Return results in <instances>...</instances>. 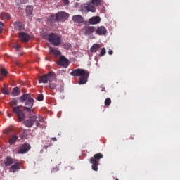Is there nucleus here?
<instances>
[{
	"mask_svg": "<svg viewBox=\"0 0 180 180\" xmlns=\"http://www.w3.org/2000/svg\"><path fill=\"white\" fill-rule=\"evenodd\" d=\"M70 75H72V77H79L78 82L79 85H85L89 78V71L78 68L72 70L70 72Z\"/></svg>",
	"mask_w": 180,
	"mask_h": 180,
	"instance_id": "obj_1",
	"label": "nucleus"
},
{
	"mask_svg": "<svg viewBox=\"0 0 180 180\" xmlns=\"http://www.w3.org/2000/svg\"><path fill=\"white\" fill-rule=\"evenodd\" d=\"M20 102L21 103H23L25 102V106H24V111L27 112L28 113H30V112L33 111V105L34 103V99L32 98L30 96V94H25L22 95L20 97Z\"/></svg>",
	"mask_w": 180,
	"mask_h": 180,
	"instance_id": "obj_2",
	"label": "nucleus"
},
{
	"mask_svg": "<svg viewBox=\"0 0 180 180\" xmlns=\"http://www.w3.org/2000/svg\"><path fill=\"white\" fill-rule=\"evenodd\" d=\"M103 158V155L102 153L94 154L93 157L90 158V163L91 165V169L93 171L97 172L99 167V160Z\"/></svg>",
	"mask_w": 180,
	"mask_h": 180,
	"instance_id": "obj_3",
	"label": "nucleus"
},
{
	"mask_svg": "<svg viewBox=\"0 0 180 180\" xmlns=\"http://www.w3.org/2000/svg\"><path fill=\"white\" fill-rule=\"evenodd\" d=\"M48 40L53 46H60L61 44V37L56 33L49 34Z\"/></svg>",
	"mask_w": 180,
	"mask_h": 180,
	"instance_id": "obj_4",
	"label": "nucleus"
},
{
	"mask_svg": "<svg viewBox=\"0 0 180 180\" xmlns=\"http://www.w3.org/2000/svg\"><path fill=\"white\" fill-rule=\"evenodd\" d=\"M54 78H56V73H54V72H50L44 76H41L39 78V84H47L49 81L51 82V81H53Z\"/></svg>",
	"mask_w": 180,
	"mask_h": 180,
	"instance_id": "obj_5",
	"label": "nucleus"
},
{
	"mask_svg": "<svg viewBox=\"0 0 180 180\" xmlns=\"http://www.w3.org/2000/svg\"><path fill=\"white\" fill-rule=\"evenodd\" d=\"M12 112L14 115H17L20 122H23V120H25L26 115H25V112H23V110H20V106L16 105L13 107Z\"/></svg>",
	"mask_w": 180,
	"mask_h": 180,
	"instance_id": "obj_6",
	"label": "nucleus"
},
{
	"mask_svg": "<svg viewBox=\"0 0 180 180\" xmlns=\"http://www.w3.org/2000/svg\"><path fill=\"white\" fill-rule=\"evenodd\" d=\"M83 32L85 36H88L89 39H95V37L94 36V33L95 32V27L86 26L83 28Z\"/></svg>",
	"mask_w": 180,
	"mask_h": 180,
	"instance_id": "obj_7",
	"label": "nucleus"
},
{
	"mask_svg": "<svg viewBox=\"0 0 180 180\" xmlns=\"http://www.w3.org/2000/svg\"><path fill=\"white\" fill-rule=\"evenodd\" d=\"M80 9L82 12H96V8L92 4H83L81 5Z\"/></svg>",
	"mask_w": 180,
	"mask_h": 180,
	"instance_id": "obj_8",
	"label": "nucleus"
},
{
	"mask_svg": "<svg viewBox=\"0 0 180 180\" xmlns=\"http://www.w3.org/2000/svg\"><path fill=\"white\" fill-rule=\"evenodd\" d=\"M70 15L65 11H60L56 13L58 22H65L68 19Z\"/></svg>",
	"mask_w": 180,
	"mask_h": 180,
	"instance_id": "obj_9",
	"label": "nucleus"
},
{
	"mask_svg": "<svg viewBox=\"0 0 180 180\" xmlns=\"http://www.w3.org/2000/svg\"><path fill=\"white\" fill-rule=\"evenodd\" d=\"M57 64L58 65H61V67H63L64 68H67V67H68L70 65V63L65 56H60L59 60L57 62Z\"/></svg>",
	"mask_w": 180,
	"mask_h": 180,
	"instance_id": "obj_10",
	"label": "nucleus"
},
{
	"mask_svg": "<svg viewBox=\"0 0 180 180\" xmlns=\"http://www.w3.org/2000/svg\"><path fill=\"white\" fill-rule=\"evenodd\" d=\"M32 147L29 143H24L18 150V154H26Z\"/></svg>",
	"mask_w": 180,
	"mask_h": 180,
	"instance_id": "obj_11",
	"label": "nucleus"
},
{
	"mask_svg": "<svg viewBox=\"0 0 180 180\" xmlns=\"http://www.w3.org/2000/svg\"><path fill=\"white\" fill-rule=\"evenodd\" d=\"M19 38L24 41V43H27L30 40V35L26 32H19Z\"/></svg>",
	"mask_w": 180,
	"mask_h": 180,
	"instance_id": "obj_12",
	"label": "nucleus"
},
{
	"mask_svg": "<svg viewBox=\"0 0 180 180\" xmlns=\"http://www.w3.org/2000/svg\"><path fill=\"white\" fill-rule=\"evenodd\" d=\"M95 32L96 34H98V36H105V34L108 33V30H106L105 27L101 26L95 30Z\"/></svg>",
	"mask_w": 180,
	"mask_h": 180,
	"instance_id": "obj_13",
	"label": "nucleus"
},
{
	"mask_svg": "<svg viewBox=\"0 0 180 180\" xmlns=\"http://www.w3.org/2000/svg\"><path fill=\"white\" fill-rule=\"evenodd\" d=\"M89 23L90 25H98V23H101V17L99 16H94L89 20Z\"/></svg>",
	"mask_w": 180,
	"mask_h": 180,
	"instance_id": "obj_14",
	"label": "nucleus"
},
{
	"mask_svg": "<svg viewBox=\"0 0 180 180\" xmlns=\"http://www.w3.org/2000/svg\"><path fill=\"white\" fill-rule=\"evenodd\" d=\"M72 20L75 23H84V17L79 15H74L72 18Z\"/></svg>",
	"mask_w": 180,
	"mask_h": 180,
	"instance_id": "obj_15",
	"label": "nucleus"
},
{
	"mask_svg": "<svg viewBox=\"0 0 180 180\" xmlns=\"http://www.w3.org/2000/svg\"><path fill=\"white\" fill-rule=\"evenodd\" d=\"M14 27L15 30H23L25 25L21 22L16 21L14 22Z\"/></svg>",
	"mask_w": 180,
	"mask_h": 180,
	"instance_id": "obj_16",
	"label": "nucleus"
},
{
	"mask_svg": "<svg viewBox=\"0 0 180 180\" xmlns=\"http://www.w3.org/2000/svg\"><path fill=\"white\" fill-rule=\"evenodd\" d=\"M18 169H20V164L19 162H16L15 165H11L10 167V172H16Z\"/></svg>",
	"mask_w": 180,
	"mask_h": 180,
	"instance_id": "obj_17",
	"label": "nucleus"
},
{
	"mask_svg": "<svg viewBox=\"0 0 180 180\" xmlns=\"http://www.w3.org/2000/svg\"><path fill=\"white\" fill-rule=\"evenodd\" d=\"M24 124L26 127H32L34 124V120L32 119L26 120L24 121Z\"/></svg>",
	"mask_w": 180,
	"mask_h": 180,
	"instance_id": "obj_18",
	"label": "nucleus"
},
{
	"mask_svg": "<svg viewBox=\"0 0 180 180\" xmlns=\"http://www.w3.org/2000/svg\"><path fill=\"white\" fill-rule=\"evenodd\" d=\"M1 20H8L11 19V15L8 13H1L0 15Z\"/></svg>",
	"mask_w": 180,
	"mask_h": 180,
	"instance_id": "obj_19",
	"label": "nucleus"
},
{
	"mask_svg": "<svg viewBox=\"0 0 180 180\" xmlns=\"http://www.w3.org/2000/svg\"><path fill=\"white\" fill-rule=\"evenodd\" d=\"M50 51L56 57H58V56H61V52H60V51H58L54 48H50Z\"/></svg>",
	"mask_w": 180,
	"mask_h": 180,
	"instance_id": "obj_20",
	"label": "nucleus"
},
{
	"mask_svg": "<svg viewBox=\"0 0 180 180\" xmlns=\"http://www.w3.org/2000/svg\"><path fill=\"white\" fill-rule=\"evenodd\" d=\"M101 46H99L98 44H93V46H91V48L90 49V51L91 53H96V51H98V50H99V48Z\"/></svg>",
	"mask_w": 180,
	"mask_h": 180,
	"instance_id": "obj_21",
	"label": "nucleus"
},
{
	"mask_svg": "<svg viewBox=\"0 0 180 180\" xmlns=\"http://www.w3.org/2000/svg\"><path fill=\"white\" fill-rule=\"evenodd\" d=\"M26 13L27 16H32V13H33V6H27L26 8Z\"/></svg>",
	"mask_w": 180,
	"mask_h": 180,
	"instance_id": "obj_22",
	"label": "nucleus"
},
{
	"mask_svg": "<svg viewBox=\"0 0 180 180\" xmlns=\"http://www.w3.org/2000/svg\"><path fill=\"white\" fill-rule=\"evenodd\" d=\"M49 22H58V19L57 18V14L51 15L48 18Z\"/></svg>",
	"mask_w": 180,
	"mask_h": 180,
	"instance_id": "obj_23",
	"label": "nucleus"
},
{
	"mask_svg": "<svg viewBox=\"0 0 180 180\" xmlns=\"http://www.w3.org/2000/svg\"><path fill=\"white\" fill-rule=\"evenodd\" d=\"M20 94V89L19 87H15L12 91V95L13 96H18Z\"/></svg>",
	"mask_w": 180,
	"mask_h": 180,
	"instance_id": "obj_24",
	"label": "nucleus"
},
{
	"mask_svg": "<svg viewBox=\"0 0 180 180\" xmlns=\"http://www.w3.org/2000/svg\"><path fill=\"white\" fill-rule=\"evenodd\" d=\"M18 140V134H15L11 137V139L9 140L8 143L11 146L13 144H15Z\"/></svg>",
	"mask_w": 180,
	"mask_h": 180,
	"instance_id": "obj_25",
	"label": "nucleus"
},
{
	"mask_svg": "<svg viewBox=\"0 0 180 180\" xmlns=\"http://www.w3.org/2000/svg\"><path fill=\"white\" fill-rule=\"evenodd\" d=\"M91 5H94V6H101L102 5V0H91Z\"/></svg>",
	"mask_w": 180,
	"mask_h": 180,
	"instance_id": "obj_26",
	"label": "nucleus"
},
{
	"mask_svg": "<svg viewBox=\"0 0 180 180\" xmlns=\"http://www.w3.org/2000/svg\"><path fill=\"white\" fill-rule=\"evenodd\" d=\"M34 122L43 123L44 122V120L42 118L41 116L39 115L34 117Z\"/></svg>",
	"mask_w": 180,
	"mask_h": 180,
	"instance_id": "obj_27",
	"label": "nucleus"
},
{
	"mask_svg": "<svg viewBox=\"0 0 180 180\" xmlns=\"http://www.w3.org/2000/svg\"><path fill=\"white\" fill-rule=\"evenodd\" d=\"M18 99L16 98H13L11 102L9 103L10 106L15 108V106H16V105H18Z\"/></svg>",
	"mask_w": 180,
	"mask_h": 180,
	"instance_id": "obj_28",
	"label": "nucleus"
},
{
	"mask_svg": "<svg viewBox=\"0 0 180 180\" xmlns=\"http://www.w3.org/2000/svg\"><path fill=\"white\" fill-rule=\"evenodd\" d=\"M0 74H1V75H2V77H6V75H8V70H6V69L5 68H3L1 69Z\"/></svg>",
	"mask_w": 180,
	"mask_h": 180,
	"instance_id": "obj_29",
	"label": "nucleus"
},
{
	"mask_svg": "<svg viewBox=\"0 0 180 180\" xmlns=\"http://www.w3.org/2000/svg\"><path fill=\"white\" fill-rule=\"evenodd\" d=\"M13 160H12L11 158H9V157L6 158V161L5 162L6 165L9 166L11 165V164H13Z\"/></svg>",
	"mask_w": 180,
	"mask_h": 180,
	"instance_id": "obj_30",
	"label": "nucleus"
},
{
	"mask_svg": "<svg viewBox=\"0 0 180 180\" xmlns=\"http://www.w3.org/2000/svg\"><path fill=\"white\" fill-rule=\"evenodd\" d=\"M105 106H110V104L112 103V100L110 98H107L104 101Z\"/></svg>",
	"mask_w": 180,
	"mask_h": 180,
	"instance_id": "obj_31",
	"label": "nucleus"
},
{
	"mask_svg": "<svg viewBox=\"0 0 180 180\" xmlns=\"http://www.w3.org/2000/svg\"><path fill=\"white\" fill-rule=\"evenodd\" d=\"M64 49H65L66 50H70L71 49V44L70 43H65L63 44Z\"/></svg>",
	"mask_w": 180,
	"mask_h": 180,
	"instance_id": "obj_32",
	"label": "nucleus"
},
{
	"mask_svg": "<svg viewBox=\"0 0 180 180\" xmlns=\"http://www.w3.org/2000/svg\"><path fill=\"white\" fill-rule=\"evenodd\" d=\"M1 92L4 95H9V91L8 90V89H6L5 87L1 89Z\"/></svg>",
	"mask_w": 180,
	"mask_h": 180,
	"instance_id": "obj_33",
	"label": "nucleus"
},
{
	"mask_svg": "<svg viewBox=\"0 0 180 180\" xmlns=\"http://www.w3.org/2000/svg\"><path fill=\"white\" fill-rule=\"evenodd\" d=\"M37 99L39 101V102H41L44 99V96H43V94H39Z\"/></svg>",
	"mask_w": 180,
	"mask_h": 180,
	"instance_id": "obj_34",
	"label": "nucleus"
},
{
	"mask_svg": "<svg viewBox=\"0 0 180 180\" xmlns=\"http://www.w3.org/2000/svg\"><path fill=\"white\" fill-rule=\"evenodd\" d=\"M106 54V49L105 48L101 49V51L100 53V56L102 57Z\"/></svg>",
	"mask_w": 180,
	"mask_h": 180,
	"instance_id": "obj_35",
	"label": "nucleus"
},
{
	"mask_svg": "<svg viewBox=\"0 0 180 180\" xmlns=\"http://www.w3.org/2000/svg\"><path fill=\"white\" fill-rule=\"evenodd\" d=\"M62 2L66 6H68L70 5V0H62Z\"/></svg>",
	"mask_w": 180,
	"mask_h": 180,
	"instance_id": "obj_36",
	"label": "nucleus"
},
{
	"mask_svg": "<svg viewBox=\"0 0 180 180\" xmlns=\"http://www.w3.org/2000/svg\"><path fill=\"white\" fill-rule=\"evenodd\" d=\"M49 88H50V89H56V84H54V83H51V84H49Z\"/></svg>",
	"mask_w": 180,
	"mask_h": 180,
	"instance_id": "obj_37",
	"label": "nucleus"
},
{
	"mask_svg": "<svg viewBox=\"0 0 180 180\" xmlns=\"http://www.w3.org/2000/svg\"><path fill=\"white\" fill-rule=\"evenodd\" d=\"M4 31V22H0V33H2Z\"/></svg>",
	"mask_w": 180,
	"mask_h": 180,
	"instance_id": "obj_38",
	"label": "nucleus"
},
{
	"mask_svg": "<svg viewBox=\"0 0 180 180\" xmlns=\"http://www.w3.org/2000/svg\"><path fill=\"white\" fill-rule=\"evenodd\" d=\"M29 0H20V4H21V5H23L25 4H27V1Z\"/></svg>",
	"mask_w": 180,
	"mask_h": 180,
	"instance_id": "obj_39",
	"label": "nucleus"
},
{
	"mask_svg": "<svg viewBox=\"0 0 180 180\" xmlns=\"http://www.w3.org/2000/svg\"><path fill=\"white\" fill-rule=\"evenodd\" d=\"M14 49H15L18 51H19L20 50V45L17 44L14 46Z\"/></svg>",
	"mask_w": 180,
	"mask_h": 180,
	"instance_id": "obj_40",
	"label": "nucleus"
},
{
	"mask_svg": "<svg viewBox=\"0 0 180 180\" xmlns=\"http://www.w3.org/2000/svg\"><path fill=\"white\" fill-rule=\"evenodd\" d=\"M108 54H109L110 56H112V54H113V51L110 50V51H108Z\"/></svg>",
	"mask_w": 180,
	"mask_h": 180,
	"instance_id": "obj_41",
	"label": "nucleus"
},
{
	"mask_svg": "<svg viewBox=\"0 0 180 180\" xmlns=\"http://www.w3.org/2000/svg\"><path fill=\"white\" fill-rule=\"evenodd\" d=\"M51 140H53V141H57V138L56 137H53L51 139Z\"/></svg>",
	"mask_w": 180,
	"mask_h": 180,
	"instance_id": "obj_42",
	"label": "nucleus"
},
{
	"mask_svg": "<svg viewBox=\"0 0 180 180\" xmlns=\"http://www.w3.org/2000/svg\"><path fill=\"white\" fill-rule=\"evenodd\" d=\"M36 126H37V127H39V126H40V122H36Z\"/></svg>",
	"mask_w": 180,
	"mask_h": 180,
	"instance_id": "obj_43",
	"label": "nucleus"
},
{
	"mask_svg": "<svg viewBox=\"0 0 180 180\" xmlns=\"http://www.w3.org/2000/svg\"><path fill=\"white\" fill-rule=\"evenodd\" d=\"M8 117H12V114L11 113H8Z\"/></svg>",
	"mask_w": 180,
	"mask_h": 180,
	"instance_id": "obj_44",
	"label": "nucleus"
},
{
	"mask_svg": "<svg viewBox=\"0 0 180 180\" xmlns=\"http://www.w3.org/2000/svg\"><path fill=\"white\" fill-rule=\"evenodd\" d=\"M0 81H2V77H0Z\"/></svg>",
	"mask_w": 180,
	"mask_h": 180,
	"instance_id": "obj_45",
	"label": "nucleus"
},
{
	"mask_svg": "<svg viewBox=\"0 0 180 180\" xmlns=\"http://www.w3.org/2000/svg\"><path fill=\"white\" fill-rule=\"evenodd\" d=\"M115 180H119V179H115Z\"/></svg>",
	"mask_w": 180,
	"mask_h": 180,
	"instance_id": "obj_46",
	"label": "nucleus"
},
{
	"mask_svg": "<svg viewBox=\"0 0 180 180\" xmlns=\"http://www.w3.org/2000/svg\"><path fill=\"white\" fill-rule=\"evenodd\" d=\"M77 1H79V0H77Z\"/></svg>",
	"mask_w": 180,
	"mask_h": 180,
	"instance_id": "obj_47",
	"label": "nucleus"
}]
</instances>
